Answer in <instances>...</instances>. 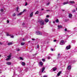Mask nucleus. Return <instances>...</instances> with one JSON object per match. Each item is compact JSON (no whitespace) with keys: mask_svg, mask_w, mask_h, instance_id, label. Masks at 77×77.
Masks as SVG:
<instances>
[{"mask_svg":"<svg viewBox=\"0 0 77 77\" xmlns=\"http://www.w3.org/2000/svg\"><path fill=\"white\" fill-rule=\"evenodd\" d=\"M72 14H69V18H71V17H72Z\"/></svg>","mask_w":77,"mask_h":77,"instance_id":"f3484780","label":"nucleus"},{"mask_svg":"<svg viewBox=\"0 0 77 77\" xmlns=\"http://www.w3.org/2000/svg\"><path fill=\"white\" fill-rule=\"evenodd\" d=\"M45 69V67H44L42 68V72H44V71Z\"/></svg>","mask_w":77,"mask_h":77,"instance_id":"a211bd4d","label":"nucleus"},{"mask_svg":"<svg viewBox=\"0 0 77 77\" xmlns=\"http://www.w3.org/2000/svg\"><path fill=\"white\" fill-rule=\"evenodd\" d=\"M42 61H43V62H45V59H42Z\"/></svg>","mask_w":77,"mask_h":77,"instance_id":"f704fd0d","label":"nucleus"},{"mask_svg":"<svg viewBox=\"0 0 77 77\" xmlns=\"http://www.w3.org/2000/svg\"><path fill=\"white\" fill-rule=\"evenodd\" d=\"M6 35H7V36H11V35H9V34H8V33Z\"/></svg>","mask_w":77,"mask_h":77,"instance_id":"473e14b6","label":"nucleus"},{"mask_svg":"<svg viewBox=\"0 0 77 77\" xmlns=\"http://www.w3.org/2000/svg\"><path fill=\"white\" fill-rule=\"evenodd\" d=\"M50 57H48V60L50 59Z\"/></svg>","mask_w":77,"mask_h":77,"instance_id":"09e8293b","label":"nucleus"},{"mask_svg":"<svg viewBox=\"0 0 77 77\" xmlns=\"http://www.w3.org/2000/svg\"><path fill=\"white\" fill-rule=\"evenodd\" d=\"M27 2H26L25 3V6H27Z\"/></svg>","mask_w":77,"mask_h":77,"instance_id":"c85d7f7f","label":"nucleus"},{"mask_svg":"<svg viewBox=\"0 0 77 77\" xmlns=\"http://www.w3.org/2000/svg\"><path fill=\"white\" fill-rule=\"evenodd\" d=\"M35 34L38 35H42V33L41 32L38 31H36Z\"/></svg>","mask_w":77,"mask_h":77,"instance_id":"f257e3e1","label":"nucleus"},{"mask_svg":"<svg viewBox=\"0 0 77 77\" xmlns=\"http://www.w3.org/2000/svg\"><path fill=\"white\" fill-rule=\"evenodd\" d=\"M0 11H1V12H3L4 10H3V9H1Z\"/></svg>","mask_w":77,"mask_h":77,"instance_id":"393cba45","label":"nucleus"},{"mask_svg":"<svg viewBox=\"0 0 77 77\" xmlns=\"http://www.w3.org/2000/svg\"><path fill=\"white\" fill-rule=\"evenodd\" d=\"M42 28H43V27H42Z\"/></svg>","mask_w":77,"mask_h":77,"instance_id":"e2e57ef3","label":"nucleus"},{"mask_svg":"<svg viewBox=\"0 0 77 77\" xmlns=\"http://www.w3.org/2000/svg\"><path fill=\"white\" fill-rule=\"evenodd\" d=\"M3 77H5V76H3Z\"/></svg>","mask_w":77,"mask_h":77,"instance_id":"052dcab7","label":"nucleus"},{"mask_svg":"<svg viewBox=\"0 0 77 77\" xmlns=\"http://www.w3.org/2000/svg\"><path fill=\"white\" fill-rule=\"evenodd\" d=\"M60 44V45H63V44H64V42L63 41V40H62L61 41Z\"/></svg>","mask_w":77,"mask_h":77,"instance_id":"20e7f679","label":"nucleus"},{"mask_svg":"<svg viewBox=\"0 0 77 77\" xmlns=\"http://www.w3.org/2000/svg\"><path fill=\"white\" fill-rule=\"evenodd\" d=\"M69 3L71 4H74V3H75V2L74 1H70L69 2Z\"/></svg>","mask_w":77,"mask_h":77,"instance_id":"423d86ee","label":"nucleus"},{"mask_svg":"<svg viewBox=\"0 0 77 77\" xmlns=\"http://www.w3.org/2000/svg\"><path fill=\"white\" fill-rule=\"evenodd\" d=\"M33 12H32L31 13L30 15V17H32L33 16Z\"/></svg>","mask_w":77,"mask_h":77,"instance_id":"9b49d317","label":"nucleus"},{"mask_svg":"<svg viewBox=\"0 0 77 77\" xmlns=\"http://www.w3.org/2000/svg\"><path fill=\"white\" fill-rule=\"evenodd\" d=\"M62 73V72L60 71L59 72H58L57 75L58 76H59L60 75V74Z\"/></svg>","mask_w":77,"mask_h":77,"instance_id":"6e6552de","label":"nucleus"},{"mask_svg":"<svg viewBox=\"0 0 77 77\" xmlns=\"http://www.w3.org/2000/svg\"><path fill=\"white\" fill-rule=\"evenodd\" d=\"M39 13V11H37L35 13V14H38Z\"/></svg>","mask_w":77,"mask_h":77,"instance_id":"a878e982","label":"nucleus"},{"mask_svg":"<svg viewBox=\"0 0 77 77\" xmlns=\"http://www.w3.org/2000/svg\"><path fill=\"white\" fill-rule=\"evenodd\" d=\"M15 15H16V14H15V13H14V14H13V16H14V17L15 16Z\"/></svg>","mask_w":77,"mask_h":77,"instance_id":"7c9ffc66","label":"nucleus"},{"mask_svg":"<svg viewBox=\"0 0 77 77\" xmlns=\"http://www.w3.org/2000/svg\"><path fill=\"white\" fill-rule=\"evenodd\" d=\"M65 31V32H66V31L67 30V29H64Z\"/></svg>","mask_w":77,"mask_h":77,"instance_id":"a19ab883","label":"nucleus"},{"mask_svg":"<svg viewBox=\"0 0 77 77\" xmlns=\"http://www.w3.org/2000/svg\"><path fill=\"white\" fill-rule=\"evenodd\" d=\"M22 65H23V66H24L26 65V63H25L22 62L21 63Z\"/></svg>","mask_w":77,"mask_h":77,"instance_id":"f8f14e48","label":"nucleus"},{"mask_svg":"<svg viewBox=\"0 0 77 77\" xmlns=\"http://www.w3.org/2000/svg\"><path fill=\"white\" fill-rule=\"evenodd\" d=\"M7 23H9V20H7Z\"/></svg>","mask_w":77,"mask_h":77,"instance_id":"58836bf2","label":"nucleus"},{"mask_svg":"<svg viewBox=\"0 0 77 77\" xmlns=\"http://www.w3.org/2000/svg\"><path fill=\"white\" fill-rule=\"evenodd\" d=\"M72 43H75V41H72Z\"/></svg>","mask_w":77,"mask_h":77,"instance_id":"2f4dec72","label":"nucleus"},{"mask_svg":"<svg viewBox=\"0 0 77 77\" xmlns=\"http://www.w3.org/2000/svg\"><path fill=\"white\" fill-rule=\"evenodd\" d=\"M10 36H11V38H14V35H10Z\"/></svg>","mask_w":77,"mask_h":77,"instance_id":"cd10ccee","label":"nucleus"},{"mask_svg":"<svg viewBox=\"0 0 77 77\" xmlns=\"http://www.w3.org/2000/svg\"><path fill=\"white\" fill-rule=\"evenodd\" d=\"M8 45H12V43H8Z\"/></svg>","mask_w":77,"mask_h":77,"instance_id":"6ab92c4d","label":"nucleus"},{"mask_svg":"<svg viewBox=\"0 0 77 77\" xmlns=\"http://www.w3.org/2000/svg\"><path fill=\"white\" fill-rule=\"evenodd\" d=\"M2 77H3V76H2Z\"/></svg>","mask_w":77,"mask_h":77,"instance_id":"0e129e2a","label":"nucleus"},{"mask_svg":"<svg viewBox=\"0 0 77 77\" xmlns=\"http://www.w3.org/2000/svg\"><path fill=\"white\" fill-rule=\"evenodd\" d=\"M58 29H61V28H62V26L61 25H58Z\"/></svg>","mask_w":77,"mask_h":77,"instance_id":"4468645a","label":"nucleus"},{"mask_svg":"<svg viewBox=\"0 0 77 77\" xmlns=\"http://www.w3.org/2000/svg\"><path fill=\"white\" fill-rule=\"evenodd\" d=\"M57 68H53V71H55L56 70Z\"/></svg>","mask_w":77,"mask_h":77,"instance_id":"aec40b11","label":"nucleus"},{"mask_svg":"<svg viewBox=\"0 0 77 77\" xmlns=\"http://www.w3.org/2000/svg\"><path fill=\"white\" fill-rule=\"evenodd\" d=\"M18 9H19V8H18V7L17 8L16 11L17 12H18Z\"/></svg>","mask_w":77,"mask_h":77,"instance_id":"b1692460","label":"nucleus"},{"mask_svg":"<svg viewBox=\"0 0 77 77\" xmlns=\"http://www.w3.org/2000/svg\"><path fill=\"white\" fill-rule=\"evenodd\" d=\"M40 65H41V66H42L43 65V63H42V62L41 61H40Z\"/></svg>","mask_w":77,"mask_h":77,"instance_id":"2eb2a0df","label":"nucleus"},{"mask_svg":"<svg viewBox=\"0 0 77 77\" xmlns=\"http://www.w3.org/2000/svg\"><path fill=\"white\" fill-rule=\"evenodd\" d=\"M20 58L21 60H23V58L22 57H20Z\"/></svg>","mask_w":77,"mask_h":77,"instance_id":"c756f323","label":"nucleus"},{"mask_svg":"<svg viewBox=\"0 0 77 77\" xmlns=\"http://www.w3.org/2000/svg\"><path fill=\"white\" fill-rule=\"evenodd\" d=\"M32 40L33 41H35V39L34 38H32Z\"/></svg>","mask_w":77,"mask_h":77,"instance_id":"ea45409f","label":"nucleus"},{"mask_svg":"<svg viewBox=\"0 0 77 77\" xmlns=\"http://www.w3.org/2000/svg\"><path fill=\"white\" fill-rule=\"evenodd\" d=\"M23 41H24V40H25L24 38H23Z\"/></svg>","mask_w":77,"mask_h":77,"instance_id":"864d4df0","label":"nucleus"},{"mask_svg":"<svg viewBox=\"0 0 77 77\" xmlns=\"http://www.w3.org/2000/svg\"><path fill=\"white\" fill-rule=\"evenodd\" d=\"M71 48V46L70 45H69V46H68L66 47V50H69V49H70V48Z\"/></svg>","mask_w":77,"mask_h":77,"instance_id":"39448f33","label":"nucleus"},{"mask_svg":"<svg viewBox=\"0 0 77 77\" xmlns=\"http://www.w3.org/2000/svg\"><path fill=\"white\" fill-rule=\"evenodd\" d=\"M48 17H49V15H47L46 16V17H47V18H48Z\"/></svg>","mask_w":77,"mask_h":77,"instance_id":"4c0bfd02","label":"nucleus"},{"mask_svg":"<svg viewBox=\"0 0 77 77\" xmlns=\"http://www.w3.org/2000/svg\"><path fill=\"white\" fill-rule=\"evenodd\" d=\"M0 57H1V55H0Z\"/></svg>","mask_w":77,"mask_h":77,"instance_id":"680f3d73","label":"nucleus"},{"mask_svg":"<svg viewBox=\"0 0 77 77\" xmlns=\"http://www.w3.org/2000/svg\"><path fill=\"white\" fill-rule=\"evenodd\" d=\"M71 66H69L67 67V69L68 70H69L70 69H71Z\"/></svg>","mask_w":77,"mask_h":77,"instance_id":"0eeeda50","label":"nucleus"},{"mask_svg":"<svg viewBox=\"0 0 77 77\" xmlns=\"http://www.w3.org/2000/svg\"><path fill=\"white\" fill-rule=\"evenodd\" d=\"M43 10H44V9H42V11H43Z\"/></svg>","mask_w":77,"mask_h":77,"instance_id":"6e6d98bb","label":"nucleus"},{"mask_svg":"<svg viewBox=\"0 0 77 77\" xmlns=\"http://www.w3.org/2000/svg\"><path fill=\"white\" fill-rule=\"evenodd\" d=\"M50 72H53V69H51V70L50 71Z\"/></svg>","mask_w":77,"mask_h":77,"instance_id":"c03bdc74","label":"nucleus"},{"mask_svg":"<svg viewBox=\"0 0 77 77\" xmlns=\"http://www.w3.org/2000/svg\"><path fill=\"white\" fill-rule=\"evenodd\" d=\"M1 73H2V72H0V74H1Z\"/></svg>","mask_w":77,"mask_h":77,"instance_id":"bf43d9fd","label":"nucleus"},{"mask_svg":"<svg viewBox=\"0 0 77 77\" xmlns=\"http://www.w3.org/2000/svg\"><path fill=\"white\" fill-rule=\"evenodd\" d=\"M17 51H20V49H17Z\"/></svg>","mask_w":77,"mask_h":77,"instance_id":"37998d69","label":"nucleus"},{"mask_svg":"<svg viewBox=\"0 0 77 77\" xmlns=\"http://www.w3.org/2000/svg\"><path fill=\"white\" fill-rule=\"evenodd\" d=\"M6 64L7 65H11V63L10 62H7L6 63Z\"/></svg>","mask_w":77,"mask_h":77,"instance_id":"ddd939ff","label":"nucleus"},{"mask_svg":"<svg viewBox=\"0 0 77 77\" xmlns=\"http://www.w3.org/2000/svg\"><path fill=\"white\" fill-rule=\"evenodd\" d=\"M47 5H50V2H48L47 4Z\"/></svg>","mask_w":77,"mask_h":77,"instance_id":"e433bc0d","label":"nucleus"},{"mask_svg":"<svg viewBox=\"0 0 77 77\" xmlns=\"http://www.w3.org/2000/svg\"><path fill=\"white\" fill-rule=\"evenodd\" d=\"M40 23L41 25L42 26L43 25H44V20H41L40 21Z\"/></svg>","mask_w":77,"mask_h":77,"instance_id":"f03ea898","label":"nucleus"},{"mask_svg":"<svg viewBox=\"0 0 77 77\" xmlns=\"http://www.w3.org/2000/svg\"><path fill=\"white\" fill-rule=\"evenodd\" d=\"M62 11H65V10H62Z\"/></svg>","mask_w":77,"mask_h":77,"instance_id":"5fc2aeb1","label":"nucleus"},{"mask_svg":"<svg viewBox=\"0 0 77 77\" xmlns=\"http://www.w3.org/2000/svg\"><path fill=\"white\" fill-rule=\"evenodd\" d=\"M66 4H68V2H64L63 3V5H66Z\"/></svg>","mask_w":77,"mask_h":77,"instance_id":"dca6fc26","label":"nucleus"},{"mask_svg":"<svg viewBox=\"0 0 77 77\" xmlns=\"http://www.w3.org/2000/svg\"><path fill=\"white\" fill-rule=\"evenodd\" d=\"M55 22L56 23H59V20L57 19V20H55Z\"/></svg>","mask_w":77,"mask_h":77,"instance_id":"5701e85b","label":"nucleus"},{"mask_svg":"<svg viewBox=\"0 0 77 77\" xmlns=\"http://www.w3.org/2000/svg\"><path fill=\"white\" fill-rule=\"evenodd\" d=\"M26 9H24L23 10V12H26Z\"/></svg>","mask_w":77,"mask_h":77,"instance_id":"bb28decb","label":"nucleus"},{"mask_svg":"<svg viewBox=\"0 0 77 77\" xmlns=\"http://www.w3.org/2000/svg\"><path fill=\"white\" fill-rule=\"evenodd\" d=\"M8 58L6 59V60H9L10 59H11V55L8 56Z\"/></svg>","mask_w":77,"mask_h":77,"instance_id":"7ed1b4c3","label":"nucleus"},{"mask_svg":"<svg viewBox=\"0 0 77 77\" xmlns=\"http://www.w3.org/2000/svg\"><path fill=\"white\" fill-rule=\"evenodd\" d=\"M18 75V77H20V75Z\"/></svg>","mask_w":77,"mask_h":77,"instance_id":"603ef678","label":"nucleus"},{"mask_svg":"<svg viewBox=\"0 0 77 77\" xmlns=\"http://www.w3.org/2000/svg\"><path fill=\"white\" fill-rule=\"evenodd\" d=\"M72 12H75V10L73 9V10H72Z\"/></svg>","mask_w":77,"mask_h":77,"instance_id":"4be33fe9","label":"nucleus"},{"mask_svg":"<svg viewBox=\"0 0 77 77\" xmlns=\"http://www.w3.org/2000/svg\"><path fill=\"white\" fill-rule=\"evenodd\" d=\"M48 19H45V21L46 23H48Z\"/></svg>","mask_w":77,"mask_h":77,"instance_id":"9d476101","label":"nucleus"},{"mask_svg":"<svg viewBox=\"0 0 77 77\" xmlns=\"http://www.w3.org/2000/svg\"><path fill=\"white\" fill-rule=\"evenodd\" d=\"M0 45H2V43L1 42H0Z\"/></svg>","mask_w":77,"mask_h":77,"instance_id":"a18cd8bd","label":"nucleus"},{"mask_svg":"<svg viewBox=\"0 0 77 77\" xmlns=\"http://www.w3.org/2000/svg\"><path fill=\"white\" fill-rule=\"evenodd\" d=\"M23 13V12H21L20 13H19V14H17V16H19L20 15H22Z\"/></svg>","mask_w":77,"mask_h":77,"instance_id":"1a4fd4ad","label":"nucleus"},{"mask_svg":"<svg viewBox=\"0 0 77 77\" xmlns=\"http://www.w3.org/2000/svg\"><path fill=\"white\" fill-rule=\"evenodd\" d=\"M24 42H22V43H21V45H24Z\"/></svg>","mask_w":77,"mask_h":77,"instance_id":"412c9836","label":"nucleus"},{"mask_svg":"<svg viewBox=\"0 0 77 77\" xmlns=\"http://www.w3.org/2000/svg\"><path fill=\"white\" fill-rule=\"evenodd\" d=\"M53 23H55V22H53Z\"/></svg>","mask_w":77,"mask_h":77,"instance_id":"13d9d810","label":"nucleus"},{"mask_svg":"<svg viewBox=\"0 0 77 77\" xmlns=\"http://www.w3.org/2000/svg\"><path fill=\"white\" fill-rule=\"evenodd\" d=\"M51 51H53V49H51Z\"/></svg>","mask_w":77,"mask_h":77,"instance_id":"49530a36","label":"nucleus"},{"mask_svg":"<svg viewBox=\"0 0 77 77\" xmlns=\"http://www.w3.org/2000/svg\"><path fill=\"white\" fill-rule=\"evenodd\" d=\"M46 11H47V12H49L50 11V10H46Z\"/></svg>","mask_w":77,"mask_h":77,"instance_id":"c9c22d12","label":"nucleus"},{"mask_svg":"<svg viewBox=\"0 0 77 77\" xmlns=\"http://www.w3.org/2000/svg\"><path fill=\"white\" fill-rule=\"evenodd\" d=\"M56 40H54V42H56Z\"/></svg>","mask_w":77,"mask_h":77,"instance_id":"de8ad7c7","label":"nucleus"},{"mask_svg":"<svg viewBox=\"0 0 77 77\" xmlns=\"http://www.w3.org/2000/svg\"><path fill=\"white\" fill-rule=\"evenodd\" d=\"M28 42H30V41H29Z\"/></svg>","mask_w":77,"mask_h":77,"instance_id":"4d7b16f0","label":"nucleus"},{"mask_svg":"<svg viewBox=\"0 0 77 77\" xmlns=\"http://www.w3.org/2000/svg\"><path fill=\"white\" fill-rule=\"evenodd\" d=\"M22 25L23 26H24V23H23V24H22Z\"/></svg>","mask_w":77,"mask_h":77,"instance_id":"8fccbe9b","label":"nucleus"},{"mask_svg":"<svg viewBox=\"0 0 77 77\" xmlns=\"http://www.w3.org/2000/svg\"><path fill=\"white\" fill-rule=\"evenodd\" d=\"M58 56L59 57H60V54H58Z\"/></svg>","mask_w":77,"mask_h":77,"instance_id":"72a5a7b5","label":"nucleus"},{"mask_svg":"<svg viewBox=\"0 0 77 77\" xmlns=\"http://www.w3.org/2000/svg\"><path fill=\"white\" fill-rule=\"evenodd\" d=\"M39 45H37V48H39Z\"/></svg>","mask_w":77,"mask_h":77,"instance_id":"79ce46f5","label":"nucleus"},{"mask_svg":"<svg viewBox=\"0 0 77 77\" xmlns=\"http://www.w3.org/2000/svg\"><path fill=\"white\" fill-rule=\"evenodd\" d=\"M36 54H37V53H35V54H34V56H35V55H36Z\"/></svg>","mask_w":77,"mask_h":77,"instance_id":"3c124183","label":"nucleus"}]
</instances>
